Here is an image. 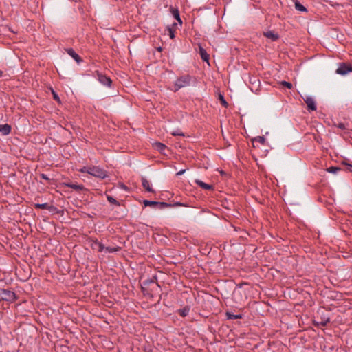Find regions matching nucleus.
<instances>
[{"mask_svg": "<svg viewBox=\"0 0 352 352\" xmlns=\"http://www.w3.org/2000/svg\"><path fill=\"white\" fill-rule=\"evenodd\" d=\"M191 80L192 77L190 75H182L177 78L170 89L176 92L182 88L190 86Z\"/></svg>", "mask_w": 352, "mask_h": 352, "instance_id": "nucleus-1", "label": "nucleus"}, {"mask_svg": "<svg viewBox=\"0 0 352 352\" xmlns=\"http://www.w3.org/2000/svg\"><path fill=\"white\" fill-rule=\"evenodd\" d=\"M318 316L314 322L317 327H324L330 322L329 316L326 314L323 311H318Z\"/></svg>", "mask_w": 352, "mask_h": 352, "instance_id": "nucleus-2", "label": "nucleus"}, {"mask_svg": "<svg viewBox=\"0 0 352 352\" xmlns=\"http://www.w3.org/2000/svg\"><path fill=\"white\" fill-rule=\"evenodd\" d=\"M16 296L15 294L10 291L4 289H0V301H8L12 302L15 300Z\"/></svg>", "mask_w": 352, "mask_h": 352, "instance_id": "nucleus-3", "label": "nucleus"}, {"mask_svg": "<svg viewBox=\"0 0 352 352\" xmlns=\"http://www.w3.org/2000/svg\"><path fill=\"white\" fill-rule=\"evenodd\" d=\"M352 72V66L346 63H340L336 69V74L344 76Z\"/></svg>", "mask_w": 352, "mask_h": 352, "instance_id": "nucleus-4", "label": "nucleus"}, {"mask_svg": "<svg viewBox=\"0 0 352 352\" xmlns=\"http://www.w3.org/2000/svg\"><path fill=\"white\" fill-rule=\"evenodd\" d=\"M89 171V175L98 178L103 179L107 176L106 172L98 166H90Z\"/></svg>", "mask_w": 352, "mask_h": 352, "instance_id": "nucleus-5", "label": "nucleus"}, {"mask_svg": "<svg viewBox=\"0 0 352 352\" xmlns=\"http://www.w3.org/2000/svg\"><path fill=\"white\" fill-rule=\"evenodd\" d=\"M304 102L307 106L308 111H316L317 109L316 100L311 96H305L303 98Z\"/></svg>", "mask_w": 352, "mask_h": 352, "instance_id": "nucleus-6", "label": "nucleus"}, {"mask_svg": "<svg viewBox=\"0 0 352 352\" xmlns=\"http://www.w3.org/2000/svg\"><path fill=\"white\" fill-rule=\"evenodd\" d=\"M97 76H98V80L101 84L108 86V87L111 86V80L109 77L106 76L105 75L102 74L101 73H98Z\"/></svg>", "mask_w": 352, "mask_h": 352, "instance_id": "nucleus-7", "label": "nucleus"}, {"mask_svg": "<svg viewBox=\"0 0 352 352\" xmlns=\"http://www.w3.org/2000/svg\"><path fill=\"white\" fill-rule=\"evenodd\" d=\"M91 248H92V249L96 250L98 252H102L105 248L104 245L102 243H100L99 241H98L96 240L93 241V242L91 243Z\"/></svg>", "mask_w": 352, "mask_h": 352, "instance_id": "nucleus-8", "label": "nucleus"}, {"mask_svg": "<svg viewBox=\"0 0 352 352\" xmlns=\"http://www.w3.org/2000/svg\"><path fill=\"white\" fill-rule=\"evenodd\" d=\"M0 132L3 135H8L11 132V126L8 124L3 125L0 124Z\"/></svg>", "mask_w": 352, "mask_h": 352, "instance_id": "nucleus-9", "label": "nucleus"}, {"mask_svg": "<svg viewBox=\"0 0 352 352\" xmlns=\"http://www.w3.org/2000/svg\"><path fill=\"white\" fill-rule=\"evenodd\" d=\"M195 183L199 185L201 188L206 190H212L213 188L212 185L206 184L199 179H196Z\"/></svg>", "mask_w": 352, "mask_h": 352, "instance_id": "nucleus-10", "label": "nucleus"}, {"mask_svg": "<svg viewBox=\"0 0 352 352\" xmlns=\"http://www.w3.org/2000/svg\"><path fill=\"white\" fill-rule=\"evenodd\" d=\"M142 185L148 192H153V188L150 186L149 182L144 177L142 178Z\"/></svg>", "mask_w": 352, "mask_h": 352, "instance_id": "nucleus-11", "label": "nucleus"}, {"mask_svg": "<svg viewBox=\"0 0 352 352\" xmlns=\"http://www.w3.org/2000/svg\"><path fill=\"white\" fill-rule=\"evenodd\" d=\"M67 52L69 55H70L74 59L76 60V62L79 63L81 61V58L80 56L74 52L73 49H67Z\"/></svg>", "mask_w": 352, "mask_h": 352, "instance_id": "nucleus-12", "label": "nucleus"}, {"mask_svg": "<svg viewBox=\"0 0 352 352\" xmlns=\"http://www.w3.org/2000/svg\"><path fill=\"white\" fill-rule=\"evenodd\" d=\"M67 186L69 188H72L76 191H82V190H85V187L82 185H78L76 184L70 183V184H67Z\"/></svg>", "mask_w": 352, "mask_h": 352, "instance_id": "nucleus-13", "label": "nucleus"}, {"mask_svg": "<svg viewBox=\"0 0 352 352\" xmlns=\"http://www.w3.org/2000/svg\"><path fill=\"white\" fill-rule=\"evenodd\" d=\"M199 54L203 60L208 62L209 55L202 47H199Z\"/></svg>", "mask_w": 352, "mask_h": 352, "instance_id": "nucleus-14", "label": "nucleus"}, {"mask_svg": "<svg viewBox=\"0 0 352 352\" xmlns=\"http://www.w3.org/2000/svg\"><path fill=\"white\" fill-rule=\"evenodd\" d=\"M295 5V8L300 12H307V8L302 5L299 1L297 0H293Z\"/></svg>", "mask_w": 352, "mask_h": 352, "instance_id": "nucleus-15", "label": "nucleus"}, {"mask_svg": "<svg viewBox=\"0 0 352 352\" xmlns=\"http://www.w3.org/2000/svg\"><path fill=\"white\" fill-rule=\"evenodd\" d=\"M264 35L265 36L271 39L272 41H276L278 38V35L272 31H267L264 32Z\"/></svg>", "mask_w": 352, "mask_h": 352, "instance_id": "nucleus-16", "label": "nucleus"}, {"mask_svg": "<svg viewBox=\"0 0 352 352\" xmlns=\"http://www.w3.org/2000/svg\"><path fill=\"white\" fill-rule=\"evenodd\" d=\"M171 10V12H172V14L173 16H174V18L180 23L182 24V21L180 19V16H179V12L178 11L177 9H175L173 8H170Z\"/></svg>", "mask_w": 352, "mask_h": 352, "instance_id": "nucleus-17", "label": "nucleus"}, {"mask_svg": "<svg viewBox=\"0 0 352 352\" xmlns=\"http://www.w3.org/2000/svg\"><path fill=\"white\" fill-rule=\"evenodd\" d=\"M340 170L341 168L338 166H330L327 169V171L330 173L336 174Z\"/></svg>", "mask_w": 352, "mask_h": 352, "instance_id": "nucleus-18", "label": "nucleus"}, {"mask_svg": "<svg viewBox=\"0 0 352 352\" xmlns=\"http://www.w3.org/2000/svg\"><path fill=\"white\" fill-rule=\"evenodd\" d=\"M189 310H190L189 308L184 307V308L179 310V314L181 316L185 317L188 314Z\"/></svg>", "mask_w": 352, "mask_h": 352, "instance_id": "nucleus-19", "label": "nucleus"}, {"mask_svg": "<svg viewBox=\"0 0 352 352\" xmlns=\"http://www.w3.org/2000/svg\"><path fill=\"white\" fill-rule=\"evenodd\" d=\"M227 317L228 319H240L242 318L241 314L235 315L231 313H226Z\"/></svg>", "mask_w": 352, "mask_h": 352, "instance_id": "nucleus-20", "label": "nucleus"}, {"mask_svg": "<svg viewBox=\"0 0 352 352\" xmlns=\"http://www.w3.org/2000/svg\"><path fill=\"white\" fill-rule=\"evenodd\" d=\"M120 248L116 247V248H110V247H105L104 250L109 253H113L119 251Z\"/></svg>", "mask_w": 352, "mask_h": 352, "instance_id": "nucleus-21", "label": "nucleus"}, {"mask_svg": "<svg viewBox=\"0 0 352 352\" xmlns=\"http://www.w3.org/2000/svg\"><path fill=\"white\" fill-rule=\"evenodd\" d=\"M144 204L145 206H154L157 205L158 202L153 201L144 200Z\"/></svg>", "mask_w": 352, "mask_h": 352, "instance_id": "nucleus-22", "label": "nucleus"}, {"mask_svg": "<svg viewBox=\"0 0 352 352\" xmlns=\"http://www.w3.org/2000/svg\"><path fill=\"white\" fill-rule=\"evenodd\" d=\"M156 148L160 151V152H163L164 150L166 148V146L162 143H157L155 144Z\"/></svg>", "mask_w": 352, "mask_h": 352, "instance_id": "nucleus-23", "label": "nucleus"}, {"mask_svg": "<svg viewBox=\"0 0 352 352\" xmlns=\"http://www.w3.org/2000/svg\"><path fill=\"white\" fill-rule=\"evenodd\" d=\"M35 208L38 209H47L48 208L47 204H36Z\"/></svg>", "mask_w": 352, "mask_h": 352, "instance_id": "nucleus-24", "label": "nucleus"}, {"mask_svg": "<svg viewBox=\"0 0 352 352\" xmlns=\"http://www.w3.org/2000/svg\"><path fill=\"white\" fill-rule=\"evenodd\" d=\"M107 200L109 201V203H111L112 204L118 205V202L117 201V200L116 199H114L113 197H112L111 196L108 195Z\"/></svg>", "mask_w": 352, "mask_h": 352, "instance_id": "nucleus-25", "label": "nucleus"}, {"mask_svg": "<svg viewBox=\"0 0 352 352\" xmlns=\"http://www.w3.org/2000/svg\"><path fill=\"white\" fill-rule=\"evenodd\" d=\"M254 141L258 142H259V143L263 144L265 142V138L263 137H261V136H258L256 138H254Z\"/></svg>", "mask_w": 352, "mask_h": 352, "instance_id": "nucleus-26", "label": "nucleus"}, {"mask_svg": "<svg viewBox=\"0 0 352 352\" xmlns=\"http://www.w3.org/2000/svg\"><path fill=\"white\" fill-rule=\"evenodd\" d=\"M89 169H90V166H84L80 169V171L81 173H86L89 174V173H90Z\"/></svg>", "mask_w": 352, "mask_h": 352, "instance_id": "nucleus-27", "label": "nucleus"}, {"mask_svg": "<svg viewBox=\"0 0 352 352\" xmlns=\"http://www.w3.org/2000/svg\"><path fill=\"white\" fill-rule=\"evenodd\" d=\"M336 126L338 128V129H340L342 130H344V129H346V125L344 124V123H339L336 125Z\"/></svg>", "mask_w": 352, "mask_h": 352, "instance_id": "nucleus-28", "label": "nucleus"}, {"mask_svg": "<svg viewBox=\"0 0 352 352\" xmlns=\"http://www.w3.org/2000/svg\"><path fill=\"white\" fill-rule=\"evenodd\" d=\"M168 34L171 38H173L175 37L174 31L173 30L172 28H168Z\"/></svg>", "mask_w": 352, "mask_h": 352, "instance_id": "nucleus-29", "label": "nucleus"}, {"mask_svg": "<svg viewBox=\"0 0 352 352\" xmlns=\"http://www.w3.org/2000/svg\"><path fill=\"white\" fill-rule=\"evenodd\" d=\"M171 134L173 135H175V136H176V135H182V136H184V134L182 133H181V132H179V131H173L171 133Z\"/></svg>", "mask_w": 352, "mask_h": 352, "instance_id": "nucleus-30", "label": "nucleus"}, {"mask_svg": "<svg viewBox=\"0 0 352 352\" xmlns=\"http://www.w3.org/2000/svg\"><path fill=\"white\" fill-rule=\"evenodd\" d=\"M345 165L348 166V170L349 172H352V164L344 163Z\"/></svg>", "mask_w": 352, "mask_h": 352, "instance_id": "nucleus-31", "label": "nucleus"}, {"mask_svg": "<svg viewBox=\"0 0 352 352\" xmlns=\"http://www.w3.org/2000/svg\"><path fill=\"white\" fill-rule=\"evenodd\" d=\"M221 102L222 104L226 106L227 104V102H226V100H224L223 97L222 96H221Z\"/></svg>", "mask_w": 352, "mask_h": 352, "instance_id": "nucleus-32", "label": "nucleus"}, {"mask_svg": "<svg viewBox=\"0 0 352 352\" xmlns=\"http://www.w3.org/2000/svg\"><path fill=\"white\" fill-rule=\"evenodd\" d=\"M54 94V98L56 100H59V98L58 96H57V94H56L54 92L53 93Z\"/></svg>", "mask_w": 352, "mask_h": 352, "instance_id": "nucleus-33", "label": "nucleus"}, {"mask_svg": "<svg viewBox=\"0 0 352 352\" xmlns=\"http://www.w3.org/2000/svg\"><path fill=\"white\" fill-rule=\"evenodd\" d=\"M184 172H185V170H181L180 171H179V172L177 173V175H182Z\"/></svg>", "mask_w": 352, "mask_h": 352, "instance_id": "nucleus-34", "label": "nucleus"}, {"mask_svg": "<svg viewBox=\"0 0 352 352\" xmlns=\"http://www.w3.org/2000/svg\"><path fill=\"white\" fill-rule=\"evenodd\" d=\"M41 177L44 179H46V180L49 179V178L45 175H44V174H42Z\"/></svg>", "mask_w": 352, "mask_h": 352, "instance_id": "nucleus-35", "label": "nucleus"}, {"mask_svg": "<svg viewBox=\"0 0 352 352\" xmlns=\"http://www.w3.org/2000/svg\"><path fill=\"white\" fill-rule=\"evenodd\" d=\"M292 87V84L291 82H287V89H291Z\"/></svg>", "mask_w": 352, "mask_h": 352, "instance_id": "nucleus-36", "label": "nucleus"}, {"mask_svg": "<svg viewBox=\"0 0 352 352\" xmlns=\"http://www.w3.org/2000/svg\"><path fill=\"white\" fill-rule=\"evenodd\" d=\"M281 85H282L283 87H286V81H282V82H281Z\"/></svg>", "mask_w": 352, "mask_h": 352, "instance_id": "nucleus-37", "label": "nucleus"}, {"mask_svg": "<svg viewBox=\"0 0 352 352\" xmlns=\"http://www.w3.org/2000/svg\"><path fill=\"white\" fill-rule=\"evenodd\" d=\"M3 72L1 70H0V77H1L3 76Z\"/></svg>", "mask_w": 352, "mask_h": 352, "instance_id": "nucleus-38", "label": "nucleus"}]
</instances>
